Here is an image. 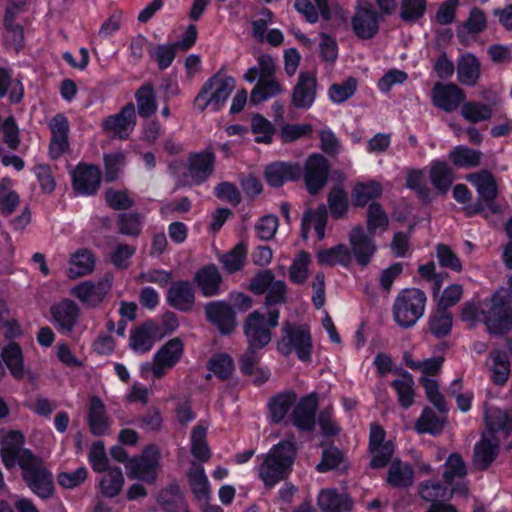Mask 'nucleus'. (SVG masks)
Instances as JSON below:
<instances>
[{
    "mask_svg": "<svg viewBox=\"0 0 512 512\" xmlns=\"http://www.w3.org/2000/svg\"><path fill=\"white\" fill-rule=\"evenodd\" d=\"M2 448L0 455L7 469L19 466L28 487L38 497L47 499L54 492L52 473L42 465V461L28 449L23 448L24 437L18 431H0Z\"/></svg>",
    "mask_w": 512,
    "mask_h": 512,
    "instance_id": "obj_1",
    "label": "nucleus"
},
{
    "mask_svg": "<svg viewBox=\"0 0 512 512\" xmlns=\"http://www.w3.org/2000/svg\"><path fill=\"white\" fill-rule=\"evenodd\" d=\"M485 422L486 429L474 448L473 463L478 469H486L495 460L500 442L512 449V412L487 407Z\"/></svg>",
    "mask_w": 512,
    "mask_h": 512,
    "instance_id": "obj_2",
    "label": "nucleus"
},
{
    "mask_svg": "<svg viewBox=\"0 0 512 512\" xmlns=\"http://www.w3.org/2000/svg\"><path fill=\"white\" fill-rule=\"evenodd\" d=\"M462 320L474 324L483 321L492 334H502L512 327V304L508 292L497 291L481 304L468 303L462 310Z\"/></svg>",
    "mask_w": 512,
    "mask_h": 512,
    "instance_id": "obj_3",
    "label": "nucleus"
},
{
    "mask_svg": "<svg viewBox=\"0 0 512 512\" xmlns=\"http://www.w3.org/2000/svg\"><path fill=\"white\" fill-rule=\"evenodd\" d=\"M297 455V447L292 440H283L273 445L265 454L258 456L259 465L255 468L259 479L266 488H272L291 474Z\"/></svg>",
    "mask_w": 512,
    "mask_h": 512,
    "instance_id": "obj_4",
    "label": "nucleus"
},
{
    "mask_svg": "<svg viewBox=\"0 0 512 512\" xmlns=\"http://www.w3.org/2000/svg\"><path fill=\"white\" fill-rule=\"evenodd\" d=\"M427 297L417 288L401 290L392 306L393 319L402 328L413 327L425 313Z\"/></svg>",
    "mask_w": 512,
    "mask_h": 512,
    "instance_id": "obj_5",
    "label": "nucleus"
},
{
    "mask_svg": "<svg viewBox=\"0 0 512 512\" xmlns=\"http://www.w3.org/2000/svg\"><path fill=\"white\" fill-rule=\"evenodd\" d=\"M235 88V79L225 73L212 76L202 87L194 100V106L199 111L211 109L220 110Z\"/></svg>",
    "mask_w": 512,
    "mask_h": 512,
    "instance_id": "obj_6",
    "label": "nucleus"
},
{
    "mask_svg": "<svg viewBox=\"0 0 512 512\" xmlns=\"http://www.w3.org/2000/svg\"><path fill=\"white\" fill-rule=\"evenodd\" d=\"M282 335L277 341V350L285 356L295 352L301 361H309L312 352V339L305 324L284 322Z\"/></svg>",
    "mask_w": 512,
    "mask_h": 512,
    "instance_id": "obj_7",
    "label": "nucleus"
},
{
    "mask_svg": "<svg viewBox=\"0 0 512 512\" xmlns=\"http://www.w3.org/2000/svg\"><path fill=\"white\" fill-rule=\"evenodd\" d=\"M279 311L269 309L266 313L254 311L245 320L244 332L252 348H263L271 341L270 329L278 325Z\"/></svg>",
    "mask_w": 512,
    "mask_h": 512,
    "instance_id": "obj_8",
    "label": "nucleus"
},
{
    "mask_svg": "<svg viewBox=\"0 0 512 512\" xmlns=\"http://www.w3.org/2000/svg\"><path fill=\"white\" fill-rule=\"evenodd\" d=\"M130 479L153 483L160 468V450L155 445L144 448L138 456L130 458L125 465Z\"/></svg>",
    "mask_w": 512,
    "mask_h": 512,
    "instance_id": "obj_9",
    "label": "nucleus"
},
{
    "mask_svg": "<svg viewBox=\"0 0 512 512\" xmlns=\"http://www.w3.org/2000/svg\"><path fill=\"white\" fill-rule=\"evenodd\" d=\"M112 280V276L107 274L97 282L82 281L71 289V295L86 307H96L109 293Z\"/></svg>",
    "mask_w": 512,
    "mask_h": 512,
    "instance_id": "obj_10",
    "label": "nucleus"
},
{
    "mask_svg": "<svg viewBox=\"0 0 512 512\" xmlns=\"http://www.w3.org/2000/svg\"><path fill=\"white\" fill-rule=\"evenodd\" d=\"M351 25L355 35L361 39H370L376 35L379 29V15L370 2H357Z\"/></svg>",
    "mask_w": 512,
    "mask_h": 512,
    "instance_id": "obj_11",
    "label": "nucleus"
},
{
    "mask_svg": "<svg viewBox=\"0 0 512 512\" xmlns=\"http://www.w3.org/2000/svg\"><path fill=\"white\" fill-rule=\"evenodd\" d=\"M466 180L472 184L479 198L485 202L492 213H498L499 207L493 203L498 195V186L493 174L488 170L470 173Z\"/></svg>",
    "mask_w": 512,
    "mask_h": 512,
    "instance_id": "obj_12",
    "label": "nucleus"
},
{
    "mask_svg": "<svg viewBox=\"0 0 512 512\" xmlns=\"http://www.w3.org/2000/svg\"><path fill=\"white\" fill-rule=\"evenodd\" d=\"M317 78L314 73L300 72L292 90V104L299 109H309L316 100Z\"/></svg>",
    "mask_w": 512,
    "mask_h": 512,
    "instance_id": "obj_13",
    "label": "nucleus"
},
{
    "mask_svg": "<svg viewBox=\"0 0 512 512\" xmlns=\"http://www.w3.org/2000/svg\"><path fill=\"white\" fill-rule=\"evenodd\" d=\"M385 431L379 425H372L370 429L369 448L371 453V466L382 468L391 459L394 452L392 441H384Z\"/></svg>",
    "mask_w": 512,
    "mask_h": 512,
    "instance_id": "obj_14",
    "label": "nucleus"
},
{
    "mask_svg": "<svg viewBox=\"0 0 512 512\" xmlns=\"http://www.w3.org/2000/svg\"><path fill=\"white\" fill-rule=\"evenodd\" d=\"M466 99V95L457 85L437 83L432 90V103L445 112L456 111Z\"/></svg>",
    "mask_w": 512,
    "mask_h": 512,
    "instance_id": "obj_15",
    "label": "nucleus"
},
{
    "mask_svg": "<svg viewBox=\"0 0 512 512\" xmlns=\"http://www.w3.org/2000/svg\"><path fill=\"white\" fill-rule=\"evenodd\" d=\"M328 170V162L322 155L313 154L307 159L304 169V179L306 187L311 194H316L325 185Z\"/></svg>",
    "mask_w": 512,
    "mask_h": 512,
    "instance_id": "obj_16",
    "label": "nucleus"
},
{
    "mask_svg": "<svg viewBox=\"0 0 512 512\" xmlns=\"http://www.w3.org/2000/svg\"><path fill=\"white\" fill-rule=\"evenodd\" d=\"M213 164L214 156L211 152L191 156L182 185H197L205 181L212 173Z\"/></svg>",
    "mask_w": 512,
    "mask_h": 512,
    "instance_id": "obj_17",
    "label": "nucleus"
},
{
    "mask_svg": "<svg viewBox=\"0 0 512 512\" xmlns=\"http://www.w3.org/2000/svg\"><path fill=\"white\" fill-rule=\"evenodd\" d=\"M73 187L81 195L94 194L101 182V173L94 165L78 164L72 171Z\"/></svg>",
    "mask_w": 512,
    "mask_h": 512,
    "instance_id": "obj_18",
    "label": "nucleus"
},
{
    "mask_svg": "<svg viewBox=\"0 0 512 512\" xmlns=\"http://www.w3.org/2000/svg\"><path fill=\"white\" fill-rule=\"evenodd\" d=\"M317 397L314 394L302 397L295 402L291 413L293 425L300 431H310L315 425Z\"/></svg>",
    "mask_w": 512,
    "mask_h": 512,
    "instance_id": "obj_19",
    "label": "nucleus"
},
{
    "mask_svg": "<svg viewBox=\"0 0 512 512\" xmlns=\"http://www.w3.org/2000/svg\"><path fill=\"white\" fill-rule=\"evenodd\" d=\"M466 473V466L461 456L451 454L445 462L444 480L446 485L453 488L455 495H467L468 488L464 481Z\"/></svg>",
    "mask_w": 512,
    "mask_h": 512,
    "instance_id": "obj_20",
    "label": "nucleus"
},
{
    "mask_svg": "<svg viewBox=\"0 0 512 512\" xmlns=\"http://www.w3.org/2000/svg\"><path fill=\"white\" fill-rule=\"evenodd\" d=\"M183 353L184 344L179 338H173L166 342L154 354V361L157 362V375L165 376L179 362Z\"/></svg>",
    "mask_w": 512,
    "mask_h": 512,
    "instance_id": "obj_21",
    "label": "nucleus"
},
{
    "mask_svg": "<svg viewBox=\"0 0 512 512\" xmlns=\"http://www.w3.org/2000/svg\"><path fill=\"white\" fill-rule=\"evenodd\" d=\"M136 121L134 106L129 104L123 107L120 113L108 117L104 123V129L113 137L124 139L133 130Z\"/></svg>",
    "mask_w": 512,
    "mask_h": 512,
    "instance_id": "obj_22",
    "label": "nucleus"
},
{
    "mask_svg": "<svg viewBox=\"0 0 512 512\" xmlns=\"http://www.w3.org/2000/svg\"><path fill=\"white\" fill-rule=\"evenodd\" d=\"M351 251L361 266H366L376 252V246L372 238L364 232L360 226L354 227L349 234Z\"/></svg>",
    "mask_w": 512,
    "mask_h": 512,
    "instance_id": "obj_23",
    "label": "nucleus"
},
{
    "mask_svg": "<svg viewBox=\"0 0 512 512\" xmlns=\"http://www.w3.org/2000/svg\"><path fill=\"white\" fill-rule=\"evenodd\" d=\"M205 313L208 320L216 325L221 333L228 334L236 326L235 314L230 305L223 301L207 304Z\"/></svg>",
    "mask_w": 512,
    "mask_h": 512,
    "instance_id": "obj_24",
    "label": "nucleus"
},
{
    "mask_svg": "<svg viewBox=\"0 0 512 512\" xmlns=\"http://www.w3.org/2000/svg\"><path fill=\"white\" fill-rule=\"evenodd\" d=\"M162 336L159 327L154 322L148 321L131 331L130 347L136 353H146Z\"/></svg>",
    "mask_w": 512,
    "mask_h": 512,
    "instance_id": "obj_25",
    "label": "nucleus"
},
{
    "mask_svg": "<svg viewBox=\"0 0 512 512\" xmlns=\"http://www.w3.org/2000/svg\"><path fill=\"white\" fill-rule=\"evenodd\" d=\"M79 314V306L69 299H64L51 307L52 320L62 332L72 331Z\"/></svg>",
    "mask_w": 512,
    "mask_h": 512,
    "instance_id": "obj_26",
    "label": "nucleus"
},
{
    "mask_svg": "<svg viewBox=\"0 0 512 512\" xmlns=\"http://www.w3.org/2000/svg\"><path fill=\"white\" fill-rule=\"evenodd\" d=\"M301 168L298 164L275 162L269 164L264 171L267 183L273 187H279L287 181L300 177Z\"/></svg>",
    "mask_w": 512,
    "mask_h": 512,
    "instance_id": "obj_27",
    "label": "nucleus"
},
{
    "mask_svg": "<svg viewBox=\"0 0 512 512\" xmlns=\"http://www.w3.org/2000/svg\"><path fill=\"white\" fill-rule=\"evenodd\" d=\"M95 266V259L92 253L85 248L78 249L71 254L66 275L70 279H76L90 274Z\"/></svg>",
    "mask_w": 512,
    "mask_h": 512,
    "instance_id": "obj_28",
    "label": "nucleus"
},
{
    "mask_svg": "<svg viewBox=\"0 0 512 512\" xmlns=\"http://www.w3.org/2000/svg\"><path fill=\"white\" fill-rule=\"evenodd\" d=\"M88 424L92 433L95 435L101 436L108 433L110 420L107 416L104 403L97 396H93L90 400Z\"/></svg>",
    "mask_w": 512,
    "mask_h": 512,
    "instance_id": "obj_29",
    "label": "nucleus"
},
{
    "mask_svg": "<svg viewBox=\"0 0 512 512\" xmlns=\"http://www.w3.org/2000/svg\"><path fill=\"white\" fill-rule=\"evenodd\" d=\"M194 279L204 296L210 297L219 294L222 277L214 265L200 269Z\"/></svg>",
    "mask_w": 512,
    "mask_h": 512,
    "instance_id": "obj_30",
    "label": "nucleus"
},
{
    "mask_svg": "<svg viewBox=\"0 0 512 512\" xmlns=\"http://www.w3.org/2000/svg\"><path fill=\"white\" fill-rule=\"evenodd\" d=\"M318 505L324 512H348L351 509L349 497L334 489L322 490L318 496Z\"/></svg>",
    "mask_w": 512,
    "mask_h": 512,
    "instance_id": "obj_31",
    "label": "nucleus"
},
{
    "mask_svg": "<svg viewBox=\"0 0 512 512\" xmlns=\"http://www.w3.org/2000/svg\"><path fill=\"white\" fill-rule=\"evenodd\" d=\"M169 303L183 311H188L194 304V292L192 285L188 282L174 283L168 292Z\"/></svg>",
    "mask_w": 512,
    "mask_h": 512,
    "instance_id": "obj_32",
    "label": "nucleus"
},
{
    "mask_svg": "<svg viewBox=\"0 0 512 512\" xmlns=\"http://www.w3.org/2000/svg\"><path fill=\"white\" fill-rule=\"evenodd\" d=\"M429 176L434 188L442 194L449 190L454 180V173L451 167L446 162L439 160L431 163Z\"/></svg>",
    "mask_w": 512,
    "mask_h": 512,
    "instance_id": "obj_33",
    "label": "nucleus"
},
{
    "mask_svg": "<svg viewBox=\"0 0 512 512\" xmlns=\"http://www.w3.org/2000/svg\"><path fill=\"white\" fill-rule=\"evenodd\" d=\"M327 221V210L325 206H319L315 210H309L304 214L302 221V236L304 239L308 237L309 231L313 228L318 239L325 236V226Z\"/></svg>",
    "mask_w": 512,
    "mask_h": 512,
    "instance_id": "obj_34",
    "label": "nucleus"
},
{
    "mask_svg": "<svg viewBox=\"0 0 512 512\" xmlns=\"http://www.w3.org/2000/svg\"><path fill=\"white\" fill-rule=\"evenodd\" d=\"M312 264V256L300 251L293 258L288 268V278L293 284H304L310 275V266Z\"/></svg>",
    "mask_w": 512,
    "mask_h": 512,
    "instance_id": "obj_35",
    "label": "nucleus"
},
{
    "mask_svg": "<svg viewBox=\"0 0 512 512\" xmlns=\"http://www.w3.org/2000/svg\"><path fill=\"white\" fill-rule=\"evenodd\" d=\"M123 485L124 475L119 467H110L106 469L99 481L101 493L108 498L117 496L122 490Z\"/></svg>",
    "mask_w": 512,
    "mask_h": 512,
    "instance_id": "obj_36",
    "label": "nucleus"
},
{
    "mask_svg": "<svg viewBox=\"0 0 512 512\" xmlns=\"http://www.w3.org/2000/svg\"><path fill=\"white\" fill-rule=\"evenodd\" d=\"M458 80L468 86H475L480 77V64L472 54L463 55L457 67Z\"/></svg>",
    "mask_w": 512,
    "mask_h": 512,
    "instance_id": "obj_37",
    "label": "nucleus"
},
{
    "mask_svg": "<svg viewBox=\"0 0 512 512\" xmlns=\"http://www.w3.org/2000/svg\"><path fill=\"white\" fill-rule=\"evenodd\" d=\"M482 158L479 150L472 149L463 145L454 147L449 153V160L457 168H474L477 167Z\"/></svg>",
    "mask_w": 512,
    "mask_h": 512,
    "instance_id": "obj_38",
    "label": "nucleus"
},
{
    "mask_svg": "<svg viewBox=\"0 0 512 512\" xmlns=\"http://www.w3.org/2000/svg\"><path fill=\"white\" fill-rule=\"evenodd\" d=\"M319 264L326 266L343 265L347 266L352 259V254L345 245H337L328 249H321L316 252Z\"/></svg>",
    "mask_w": 512,
    "mask_h": 512,
    "instance_id": "obj_39",
    "label": "nucleus"
},
{
    "mask_svg": "<svg viewBox=\"0 0 512 512\" xmlns=\"http://www.w3.org/2000/svg\"><path fill=\"white\" fill-rule=\"evenodd\" d=\"M296 400V394L291 390L280 393L272 398L269 402L271 420L275 423L281 422Z\"/></svg>",
    "mask_w": 512,
    "mask_h": 512,
    "instance_id": "obj_40",
    "label": "nucleus"
},
{
    "mask_svg": "<svg viewBox=\"0 0 512 512\" xmlns=\"http://www.w3.org/2000/svg\"><path fill=\"white\" fill-rule=\"evenodd\" d=\"M188 479L196 498L206 502L210 496V485L204 468L200 464L193 463Z\"/></svg>",
    "mask_w": 512,
    "mask_h": 512,
    "instance_id": "obj_41",
    "label": "nucleus"
},
{
    "mask_svg": "<svg viewBox=\"0 0 512 512\" xmlns=\"http://www.w3.org/2000/svg\"><path fill=\"white\" fill-rule=\"evenodd\" d=\"M382 194V187L376 181L359 182L352 190V201L356 207H364Z\"/></svg>",
    "mask_w": 512,
    "mask_h": 512,
    "instance_id": "obj_42",
    "label": "nucleus"
},
{
    "mask_svg": "<svg viewBox=\"0 0 512 512\" xmlns=\"http://www.w3.org/2000/svg\"><path fill=\"white\" fill-rule=\"evenodd\" d=\"M1 355L10 373L17 379L22 378L25 370L21 347L17 343L11 342L3 348Z\"/></svg>",
    "mask_w": 512,
    "mask_h": 512,
    "instance_id": "obj_43",
    "label": "nucleus"
},
{
    "mask_svg": "<svg viewBox=\"0 0 512 512\" xmlns=\"http://www.w3.org/2000/svg\"><path fill=\"white\" fill-rule=\"evenodd\" d=\"M26 0H10V4L5 14V27L7 30V37L10 38L16 48L22 46L23 43V30L14 24L15 15L20 7L25 4Z\"/></svg>",
    "mask_w": 512,
    "mask_h": 512,
    "instance_id": "obj_44",
    "label": "nucleus"
},
{
    "mask_svg": "<svg viewBox=\"0 0 512 512\" xmlns=\"http://www.w3.org/2000/svg\"><path fill=\"white\" fill-rule=\"evenodd\" d=\"M414 475L412 468L401 462L394 460L388 470L387 482L394 487H406L413 483Z\"/></svg>",
    "mask_w": 512,
    "mask_h": 512,
    "instance_id": "obj_45",
    "label": "nucleus"
},
{
    "mask_svg": "<svg viewBox=\"0 0 512 512\" xmlns=\"http://www.w3.org/2000/svg\"><path fill=\"white\" fill-rule=\"evenodd\" d=\"M460 113L466 121L475 124L489 120L493 115V110L487 104L469 101L463 103Z\"/></svg>",
    "mask_w": 512,
    "mask_h": 512,
    "instance_id": "obj_46",
    "label": "nucleus"
},
{
    "mask_svg": "<svg viewBox=\"0 0 512 512\" xmlns=\"http://www.w3.org/2000/svg\"><path fill=\"white\" fill-rule=\"evenodd\" d=\"M282 91L281 85L273 77H262L251 91L250 101L261 103Z\"/></svg>",
    "mask_w": 512,
    "mask_h": 512,
    "instance_id": "obj_47",
    "label": "nucleus"
},
{
    "mask_svg": "<svg viewBox=\"0 0 512 512\" xmlns=\"http://www.w3.org/2000/svg\"><path fill=\"white\" fill-rule=\"evenodd\" d=\"M486 28V17L479 9L470 12L468 20L459 28L458 37L462 42L467 43L470 36L482 32Z\"/></svg>",
    "mask_w": 512,
    "mask_h": 512,
    "instance_id": "obj_48",
    "label": "nucleus"
},
{
    "mask_svg": "<svg viewBox=\"0 0 512 512\" xmlns=\"http://www.w3.org/2000/svg\"><path fill=\"white\" fill-rule=\"evenodd\" d=\"M357 86V80L349 77L341 83L332 84L328 90V97L335 104L343 103L355 94Z\"/></svg>",
    "mask_w": 512,
    "mask_h": 512,
    "instance_id": "obj_49",
    "label": "nucleus"
},
{
    "mask_svg": "<svg viewBox=\"0 0 512 512\" xmlns=\"http://www.w3.org/2000/svg\"><path fill=\"white\" fill-rule=\"evenodd\" d=\"M251 131L255 135V142L270 144L275 134L274 125L260 114L251 119Z\"/></svg>",
    "mask_w": 512,
    "mask_h": 512,
    "instance_id": "obj_50",
    "label": "nucleus"
},
{
    "mask_svg": "<svg viewBox=\"0 0 512 512\" xmlns=\"http://www.w3.org/2000/svg\"><path fill=\"white\" fill-rule=\"evenodd\" d=\"M388 217L379 203H371L367 211V226L370 234L383 233L388 228Z\"/></svg>",
    "mask_w": 512,
    "mask_h": 512,
    "instance_id": "obj_51",
    "label": "nucleus"
},
{
    "mask_svg": "<svg viewBox=\"0 0 512 512\" xmlns=\"http://www.w3.org/2000/svg\"><path fill=\"white\" fill-rule=\"evenodd\" d=\"M246 257L247 247L240 242L230 252L224 254L220 261L227 272L234 273L242 268Z\"/></svg>",
    "mask_w": 512,
    "mask_h": 512,
    "instance_id": "obj_52",
    "label": "nucleus"
},
{
    "mask_svg": "<svg viewBox=\"0 0 512 512\" xmlns=\"http://www.w3.org/2000/svg\"><path fill=\"white\" fill-rule=\"evenodd\" d=\"M489 365L492 371V379L503 384L509 376L510 365L507 355L501 351H495L490 355Z\"/></svg>",
    "mask_w": 512,
    "mask_h": 512,
    "instance_id": "obj_53",
    "label": "nucleus"
},
{
    "mask_svg": "<svg viewBox=\"0 0 512 512\" xmlns=\"http://www.w3.org/2000/svg\"><path fill=\"white\" fill-rule=\"evenodd\" d=\"M392 385L398 394L401 406L404 408L411 406L414 400V381L412 377L408 373H404Z\"/></svg>",
    "mask_w": 512,
    "mask_h": 512,
    "instance_id": "obj_54",
    "label": "nucleus"
},
{
    "mask_svg": "<svg viewBox=\"0 0 512 512\" xmlns=\"http://www.w3.org/2000/svg\"><path fill=\"white\" fill-rule=\"evenodd\" d=\"M207 429L201 425L196 426L191 434V452L200 461H207L210 451L206 444Z\"/></svg>",
    "mask_w": 512,
    "mask_h": 512,
    "instance_id": "obj_55",
    "label": "nucleus"
},
{
    "mask_svg": "<svg viewBox=\"0 0 512 512\" xmlns=\"http://www.w3.org/2000/svg\"><path fill=\"white\" fill-rule=\"evenodd\" d=\"M19 204V196L13 190V182L9 178L0 181V206L3 212L11 214Z\"/></svg>",
    "mask_w": 512,
    "mask_h": 512,
    "instance_id": "obj_56",
    "label": "nucleus"
},
{
    "mask_svg": "<svg viewBox=\"0 0 512 512\" xmlns=\"http://www.w3.org/2000/svg\"><path fill=\"white\" fill-rule=\"evenodd\" d=\"M415 428L418 433L438 434L443 428V421L431 409L425 408Z\"/></svg>",
    "mask_w": 512,
    "mask_h": 512,
    "instance_id": "obj_57",
    "label": "nucleus"
},
{
    "mask_svg": "<svg viewBox=\"0 0 512 512\" xmlns=\"http://www.w3.org/2000/svg\"><path fill=\"white\" fill-rule=\"evenodd\" d=\"M421 497L427 501L438 503L437 500L449 499L455 494L452 487H443L439 483L427 482L421 485Z\"/></svg>",
    "mask_w": 512,
    "mask_h": 512,
    "instance_id": "obj_58",
    "label": "nucleus"
},
{
    "mask_svg": "<svg viewBox=\"0 0 512 512\" xmlns=\"http://www.w3.org/2000/svg\"><path fill=\"white\" fill-rule=\"evenodd\" d=\"M328 203L330 213L334 218L343 217L348 210L347 194L342 188H335L331 191Z\"/></svg>",
    "mask_w": 512,
    "mask_h": 512,
    "instance_id": "obj_59",
    "label": "nucleus"
},
{
    "mask_svg": "<svg viewBox=\"0 0 512 512\" xmlns=\"http://www.w3.org/2000/svg\"><path fill=\"white\" fill-rule=\"evenodd\" d=\"M137 107L139 114L148 117L156 110L155 94L151 87L144 86L137 92Z\"/></svg>",
    "mask_w": 512,
    "mask_h": 512,
    "instance_id": "obj_60",
    "label": "nucleus"
},
{
    "mask_svg": "<svg viewBox=\"0 0 512 512\" xmlns=\"http://www.w3.org/2000/svg\"><path fill=\"white\" fill-rule=\"evenodd\" d=\"M88 460L92 469L96 472H104L109 468L108 457L106 455L105 446L102 441H97L92 444L89 451Z\"/></svg>",
    "mask_w": 512,
    "mask_h": 512,
    "instance_id": "obj_61",
    "label": "nucleus"
},
{
    "mask_svg": "<svg viewBox=\"0 0 512 512\" xmlns=\"http://www.w3.org/2000/svg\"><path fill=\"white\" fill-rule=\"evenodd\" d=\"M405 361L407 366L413 370H418L424 375H435L442 366L443 358L437 356L425 360H413L406 357Z\"/></svg>",
    "mask_w": 512,
    "mask_h": 512,
    "instance_id": "obj_62",
    "label": "nucleus"
},
{
    "mask_svg": "<svg viewBox=\"0 0 512 512\" xmlns=\"http://www.w3.org/2000/svg\"><path fill=\"white\" fill-rule=\"evenodd\" d=\"M452 327V317L446 309L438 310L430 319V330L437 337L446 335Z\"/></svg>",
    "mask_w": 512,
    "mask_h": 512,
    "instance_id": "obj_63",
    "label": "nucleus"
},
{
    "mask_svg": "<svg viewBox=\"0 0 512 512\" xmlns=\"http://www.w3.org/2000/svg\"><path fill=\"white\" fill-rule=\"evenodd\" d=\"M87 478V469L84 466L77 468L75 471L60 472L57 481L60 486L65 489H73L83 483Z\"/></svg>",
    "mask_w": 512,
    "mask_h": 512,
    "instance_id": "obj_64",
    "label": "nucleus"
}]
</instances>
